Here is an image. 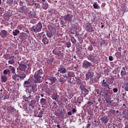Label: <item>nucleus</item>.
Instances as JSON below:
<instances>
[{"mask_svg":"<svg viewBox=\"0 0 128 128\" xmlns=\"http://www.w3.org/2000/svg\"><path fill=\"white\" fill-rule=\"evenodd\" d=\"M10 74V70L8 68H6L4 70L3 72L4 76H8V74Z\"/></svg>","mask_w":128,"mask_h":128,"instance_id":"obj_28","label":"nucleus"},{"mask_svg":"<svg viewBox=\"0 0 128 128\" xmlns=\"http://www.w3.org/2000/svg\"><path fill=\"white\" fill-rule=\"evenodd\" d=\"M49 84H52L56 82V77L52 76L48 78Z\"/></svg>","mask_w":128,"mask_h":128,"instance_id":"obj_18","label":"nucleus"},{"mask_svg":"<svg viewBox=\"0 0 128 128\" xmlns=\"http://www.w3.org/2000/svg\"><path fill=\"white\" fill-rule=\"evenodd\" d=\"M108 60L110 61L114 60V58H112V56H109Z\"/></svg>","mask_w":128,"mask_h":128,"instance_id":"obj_55","label":"nucleus"},{"mask_svg":"<svg viewBox=\"0 0 128 128\" xmlns=\"http://www.w3.org/2000/svg\"><path fill=\"white\" fill-rule=\"evenodd\" d=\"M94 57L92 55H90L88 57V60H94Z\"/></svg>","mask_w":128,"mask_h":128,"instance_id":"obj_44","label":"nucleus"},{"mask_svg":"<svg viewBox=\"0 0 128 128\" xmlns=\"http://www.w3.org/2000/svg\"><path fill=\"white\" fill-rule=\"evenodd\" d=\"M28 16L30 18H35L36 16V13L30 12L28 14Z\"/></svg>","mask_w":128,"mask_h":128,"instance_id":"obj_32","label":"nucleus"},{"mask_svg":"<svg viewBox=\"0 0 128 128\" xmlns=\"http://www.w3.org/2000/svg\"><path fill=\"white\" fill-rule=\"evenodd\" d=\"M64 20H61L60 22V24L62 26V28H64V26H66L64 25Z\"/></svg>","mask_w":128,"mask_h":128,"instance_id":"obj_42","label":"nucleus"},{"mask_svg":"<svg viewBox=\"0 0 128 128\" xmlns=\"http://www.w3.org/2000/svg\"><path fill=\"white\" fill-rule=\"evenodd\" d=\"M44 114L45 116H48V110H46V112H45L44 113Z\"/></svg>","mask_w":128,"mask_h":128,"instance_id":"obj_61","label":"nucleus"},{"mask_svg":"<svg viewBox=\"0 0 128 128\" xmlns=\"http://www.w3.org/2000/svg\"><path fill=\"white\" fill-rule=\"evenodd\" d=\"M72 18L74 16L72 14H67L64 16V19L65 22H72Z\"/></svg>","mask_w":128,"mask_h":128,"instance_id":"obj_12","label":"nucleus"},{"mask_svg":"<svg viewBox=\"0 0 128 128\" xmlns=\"http://www.w3.org/2000/svg\"><path fill=\"white\" fill-rule=\"evenodd\" d=\"M124 90L126 92H128V82H124Z\"/></svg>","mask_w":128,"mask_h":128,"instance_id":"obj_34","label":"nucleus"},{"mask_svg":"<svg viewBox=\"0 0 128 128\" xmlns=\"http://www.w3.org/2000/svg\"><path fill=\"white\" fill-rule=\"evenodd\" d=\"M34 6L35 8H40V5L38 4L35 3Z\"/></svg>","mask_w":128,"mask_h":128,"instance_id":"obj_43","label":"nucleus"},{"mask_svg":"<svg viewBox=\"0 0 128 128\" xmlns=\"http://www.w3.org/2000/svg\"><path fill=\"white\" fill-rule=\"evenodd\" d=\"M20 10L21 12H26V9L24 8V7L22 6L20 8Z\"/></svg>","mask_w":128,"mask_h":128,"instance_id":"obj_45","label":"nucleus"},{"mask_svg":"<svg viewBox=\"0 0 128 128\" xmlns=\"http://www.w3.org/2000/svg\"><path fill=\"white\" fill-rule=\"evenodd\" d=\"M28 34L26 33H22L20 36V40H26V38H28Z\"/></svg>","mask_w":128,"mask_h":128,"instance_id":"obj_24","label":"nucleus"},{"mask_svg":"<svg viewBox=\"0 0 128 128\" xmlns=\"http://www.w3.org/2000/svg\"><path fill=\"white\" fill-rule=\"evenodd\" d=\"M91 66H92V62L86 60L84 61L82 64V68H85V70H88L90 68H91Z\"/></svg>","mask_w":128,"mask_h":128,"instance_id":"obj_9","label":"nucleus"},{"mask_svg":"<svg viewBox=\"0 0 128 128\" xmlns=\"http://www.w3.org/2000/svg\"><path fill=\"white\" fill-rule=\"evenodd\" d=\"M90 82H92L94 84V82H96V78H94V76L90 78Z\"/></svg>","mask_w":128,"mask_h":128,"instance_id":"obj_40","label":"nucleus"},{"mask_svg":"<svg viewBox=\"0 0 128 128\" xmlns=\"http://www.w3.org/2000/svg\"><path fill=\"white\" fill-rule=\"evenodd\" d=\"M105 100L107 104H112V101L106 98H105Z\"/></svg>","mask_w":128,"mask_h":128,"instance_id":"obj_52","label":"nucleus"},{"mask_svg":"<svg viewBox=\"0 0 128 128\" xmlns=\"http://www.w3.org/2000/svg\"><path fill=\"white\" fill-rule=\"evenodd\" d=\"M85 30L88 32H94V28L92 26V24L89 22L85 24Z\"/></svg>","mask_w":128,"mask_h":128,"instance_id":"obj_6","label":"nucleus"},{"mask_svg":"<svg viewBox=\"0 0 128 128\" xmlns=\"http://www.w3.org/2000/svg\"><path fill=\"white\" fill-rule=\"evenodd\" d=\"M68 78V74H62V77L58 79V80L61 83V84H64V82H66Z\"/></svg>","mask_w":128,"mask_h":128,"instance_id":"obj_7","label":"nucleus"},{"mask_svg":"<svg viewBox=\"0 0 128 128\" xmlns=\"http://www.w3.org/2000/svg\"><path fill=\"white\" fill-rule=\"evenodd\" d=\"M66 123L64 122V121L61 122L60 126H61L62 128H66Z\"/></svg>","mask_w":128,"mask_h":128,"instance_id":"obj_39","label":"nucleus"},{"mask_svg":"<svg viewBox=\"0 0 128 128\" xmlns=\"http://www.w3.org/2000/svg\"><path fill=\"white\" fill-rule=\"evenodd\" d=\"M8 80V77L6 75H2L1 76V82H6Z\"/></svg>","mask_w":128,"mask_h":128,"instance_id":"obj_27","label":"nucleus"},{"mask_svg":"<svg viewBox=\"0 0 128 128\" xmlns=\"http://www.w3.org/2000/svg\"><path fill=\"white\" fill-rule=\"evenodd\" d=\"M42 22H39L36 26H32L30 30V32H34V34H36L38 32H40L42 30Z\"/></svg>","mask_w":128,"mask_h":128,"instance_id":"obj_5","label":"nucleus"},{"mask_svg":"<svg viewBox=\"0 0 128 128\" xmlns=\"http://www.w3.org/2000/svg\"><path fill=\"white\" fill-rule=\"evenodd\" d=\"M49 30L48 38H52V36H54L56 32V27L51 26H49Z\"/></svg>","mask_w":128,"mask_h":128,"instance_id":"obj_8","label":"nucleus"},{"mask_svg":"<svg viewBox=\"0 0 128 128\" xmlns=\"http://www.w3.org/2000/svg\"><path fill=\"white\" fill-rule=\"evenodd\" d=\"M80 98H80V97L78 98V104H82V102L78 101V100H80Z\"/></svg>","mask_w":128,"mask_h":128,"instance_id":"obj_57","label":"nucleus"},{"mask_svg":"<svg viewBox=\"0 0 128 128\" xmlns=\"http://www.w3.org/2000/svg\"><path fill=\"white\" fill-rule=\"evenodd\" d=\"M4 98V94L2 93L0 94V100H2Z\"/></svg>","mask_w":128,"mask_h":128,"instance_id":"obj_58","label":"nucleus"},{"mask_svg":"<svg viewBox=\"0 0 128 128\" xmlns=\"http://www.w3.org/2000/svg\"><path fill=\"white\" fill-rule=\"evenodd\" d=\"M0 36L1 38H6L8 36V32L6 30H2Z\"/></svg>","mask_w":128,"mask_h":128,"instance_id":"obj_21","label":"nucleus"},{"mask_svg":"<svg viewBox=\"0 0 128 128\" xmlns=\"http://www.w3.org/2000/svg\"><path fill=\"white\" fill-rule=\"evenodd\" d=\"M8 98H10V95L7 94V95L4 96V98H3V100H8Z\"/></svg>","mask_w":128,"mask_h":128,"instance_id":"obj_51","label":"nucleus"},{"mask_svg":"<svg viewBox=\"0 0 128 128\" xmlns=\"http://www.w3.org/2000/svg\"><path fill=\"white\" fill-rule=\"evenodd\" d=\"M113 83H114V80H112V78H110L108 84H113Z\"/></svg>","mask_w":128,"mask_h":128,"instance_id":"obj_46","label":"nucleus"},{"mask_svg":"<svg viewBox=\"0 0 128 128\" xmlns=\"http://www.w3.org/2000/svg\"><path fill=\"white\" fill-rule=\"evenodd\" d=\"M104 72L105 74H106V73L108 72V68L105 69V70H104Z\"/></svg>","mask_w":128,"mask_h":128,"instance_id":"obj_62","label":"nucleus"},{"mask_svg":"<svg viewBox=\"0 0 128 128\" xmlns=\"http://www.w3.org/2000/svg\"><path fill=\"white\" fill-rule=\"evenodd\" d=\"M101 85L103 88H108V90H110V85L108 84L106 80H102L101 82Z\"/></svg>","mask_w":128,"mask_h":128,"instance_id":"obj_13","label":"nucleus"},{"mask_svg":"<svg viewBox=\"0 0 128 128\" xmlns=\"http://www.w3.org/2000/svg\"><path fill=\"white\" fill-rule=\"evenodd\" d=\"M84 92H88V89H86V88H84L83 89Z\"/></svg>","mask_w":128,"mask_h":128,"instance_id":"obj_59","label":"nucleus"},{"mask_svg":"<svg viewBox=\"0 0 128 128\" xmlns=\"http://www.w3.org/2000/svg\"><path fill=\"white\" fill-rule=\"evenodd\" d=\"M58 72H60V74H66V67L62 65H60L58 68Z\"/></svg>","mask_w":128,"mask_h":128,"instance_id":"obj_11","label":"nucleus"},{"mask_svg":"<svg viewBox=\"0 0 128 128\" xmlns=\"http://www.w3.org/2000/svg\"><path fill=\"white\" fill-rule=\"evenodd\" d=\"M71 40V42H72V44H76V38H74V37H72L70 38Z\"/></svg>","mask_w":128,"mask_h":128,"instance_id":"obj_38","label":"nucleus"},{"mask_svg":"<svg viewBox=\"0 0 128 128\" xmlns=\"http://www.w3.org/2000/svg\"><path fill=\"white\" fill-rule=\"evenodd\" d=\"M72 44H70V42H68L66 43V46L67 48H70Z\"/></svg>","mask_w":128,"mask_h":128,"instance_id":"obj_53","label":"nucleus"},{"mask_svg":"<svg viewBox=\"0 0 128 128\" xmlns=\"http://www.w3.org/2000/svg\"><path fill=\"white\" fill-rule=\"evenodd\" d=\"M98 18L96 16V14L92 15V16L91 17V22L92 24H98Z\"/></svg>","mask_w":128,"mask_h":128,"instance_id":"obj_14","label":"nucleus"},{"mask_svg":"<svg viewBox=\"0 0 128 128\" xmlns=\"http://www.w3.org/2000/svg\"><path fill=\"white\" fill-rule=\"evenodd\" d=\"M9 110L11 112H16V110L12 106H9Z\"/></svg>","mask_w":128,"mask_h":128,"instance_id":"obj_31","label":"nucleus"},{"mask_svg":"<svg viewBox=\"0 0 128 128\" xmlns=\"http://www.w3.org/2000/svg\"><path fill=\"white\" fill-rule=\"evenodd\" d=\"M12 34L14 36H18V34H20V30H18V29H16L13 31Z\"/></svg>","mask_w":128,"mask_h":128,"instance_id":"obj_33","label":"nucleus"},{"mask_svg":"<svg viewBox=\"0 0 128 128\" xmlns=\"http://www.w3.org/2000/svg\"><path fill=\"white\" fill-rule=\"evenodd\" d=\"M10 64H14V56H11L10 60H8Z\"/></svg>","mask_w":128,"mask_h":128,"instance_id":"obj_26","label":"nucleus"},{"mask_svg":"<svg viewBox=\"0 0 128 128\" xmlns=\"http://www.w3.org/2000/svg\"><path fill=\"white\" fill-rule=\"evenodd\" d=\"M18 78V74H14L12 76V80H16V78Z\"/></svg>","mask_w":128,"mask_h":128,"instance_id":"obj_37","label":"nucleus"},{"mask_svg":"<svg viewBox=\"0 0 128 128\" xmlns=\"http://www.w3.org/2000/svg\"><path fill=\"white\" fill-rule=\"evenodd\" d=\"M100 120L102 121V124H108V116H102L100 118Z\"/></svg>","mask_w":128,"mask_h":128,"instance_id":"obj_19","label":"nucleus"},{"mask_svg":"<svg viewBox=\"0 0 128 128\" xmlns=\"http://www.w3.org/2000/svg\"><path fill=\"white\" fill-rule=\"evenodd\" d=\"M37 85L36 84H34L31 87L29 88H26V92L28 94V96H26V95H24L22 96V98L24 102H28V100L34 94V90L36 88Z\"/></svg>","mask_w":128,"mask_h":128,"instance_id":"obj_2","label":"nucleus"},{"mask_svg":"<svg viewBox=\"0 0 128 128\" xmlns=\"http://www.w3.org/2000/svg\"><path fill=\"white\" fill-rule=\"evenodd\" d=\"M42 110H38L35 112L36 116L38 118H42Z\"/></svg>","mask_w":128,"mask_h":128,"instance_id":"obj_20","label":"nucleus"},{"mask_svg":"<svg viewBox=\"0 0 128 128\" xmlns=\"http://www.w3.org/2000/svg\"><path fill=\"white\" fill-rule=\"evenodd\" d=\"M32 79L30 78L28 80H26L25 82H24L23 86L24 88H32Z\"/></svg>","mask_w":128,"mask_h":128,"instance_id":"obj_10","label":"nucleus"},{"mask_svg":"<svg viewBox=\"0 0 128 128\" xmlns=\"http://www.w3.org/2000/svg\"><path fill=\"white\" fill-rule=\"evenodd\" d=\"M118 88H113L114 92H118Z\"/></svg>","mask_w":128,"mask_h":128,"instance_id":"obj_54","label":"nucleus"},{"mask_svg":"<svg viewBox=\"0 0 128 128\" xmlns=\"http://www.w3.org/2000/svg\"><path fill=\"white\" fill-rule=\"evenodd\" d=\"M92 48H93L92 46H88V50L92 52Z\"/></svg>","mask_w":128,"mask_h":128,"instance_id":"obj_50","label":"nucleus"},{"mask_svg":"<svg viewBox=\"0 0 128 128\" xmlns=\"http://www.w3.org/2000/svg\"><path fill=\"white\" fill-rule=\"evenodd\" d=\"M44 76V70L42 68L38 70L34 75V84H40V82H42Z\"/></svg>","mask_w":128,"mask_h":128,"instance_id":"obj_1","label":"nucleus"},{"mask_svg":"<svg viewBox=\"0 0 128 128\" xmlns=\"http://www.w3.org/2000/svg\"><path fill=\"white\" fill-rule=\"evenodd\" d=\"M40 102L43 104L44 108H46H46H48V106L46 104V100L42 98L40 100Z\"/></svg>","mask_w":128,"mask_h":128,"instance_id":"obj_22","label":"nucleus"},{"mask_svg":"<svg viewBox=\"0 0 128 128\" xmlns=\"http://www.w3.org/2000/svg\"><path fill=\"white\" fill-rule=\"evenodd\" d=\"M126 74H128V73H126V71H124V70H121L120 76L122 78H126Z\"/></svg>","mask_w":128,"mask_h":128,"instance_id":"obj_25","label":"nucleus"},{"mask_svg":"<svg viewBox=\"0 0 128 128\" xmlns=\"http://www.w3.org/2000/svg\"><path fill=\"white\" fill-rule=\"evenodd\" d=\"M76 82L78 86H82V80L78 77L76 78Z\"/></svg>","mask_w":128,"mask_h":128,"instance_id":"obj_23","label":"nucleus"},{"mask_svg":"<svg viewBox=\"0 0 128 128\" xmlns=\"http://www.w3.org/2000/svg\"><path fill=\"white\" fill-rule=\"evenodd\" d=\"M26 2L27 4H30V2H32V0H24Z\"/></svg>","mask_w":128,"mask_h":128,"instance_id":"obj_60","label":"nucleus"},{"mask_svg":"<svg viewBox=\"0 0 128 128\" xmlns=\"http://www.w3.org/2000/svg\"><path fill=\"white\" fill-rule=\"evenodd\" d=\"M93 6L94 8H98V3H96L94 2L93 4Z\"/></svg>","mask_w":128,"mask_h":128,"instance_id":"obj_48","label":"nucleus"},{"mask_svg":"<svg viewBox=\"0 0 128 128\" xmlns=\"http://www.w3.org/2000/svg\"><path fill=\"white\" fill-rule=\"evenodd\" d=\"M94 122H96V124H94V126H100V120H98V121H94Z\"/></svg>","mask_w":128,"mask_h":128,"instance_id":"obj_49","label":"nucleus"},{"mask_svg":"<svg viewBox=\"0 0 128 128\" xmlns=\"http://www.w3.org/2000/svg\"><path fill=\"white\" fill-rule=\"evenodd\" d=\"M7 2L10 4H12L14 2V0H8Z\"/></svg>","mask_w":128,"mask_h":128,"instance_id":"obj_56","label":"nucleus"},{"mask_svg":"<svg viewBox=\"0 0 128 128\" xmlns=\"http://www.w3.org/2000/svg\"><path fill=\"white\" fill-rule=\"evenodd\" d=\"M42 8L44 10H47L48 8V4H44L42 6Z\"/></svg>","mask_w":128,"mask_h":128,"instance_id":"obj_41","label":"nucleus"},{"mask_svg":"<svg viewBox=\"0 0 128 128\" xmlns=\"http://www.w3.org/2000/svg\"><path fill=\"white\" fill-rule=\"evenodd\" d=\"M10 54H4L3 56L4 58L6 60H8L9 58H10Z\"/></svg>","mask_w":128,"mask_h":128,"instance_id":"obj_30","label":"nucleus"},{"mask_svg":"<svg viewBox=\"0 0 128 128\" xmlns=\"http://www.w3.org/2000/svg\"><path fill=\"white\" fill-rule=\"evenodd\" d=\"M54 54H55L56 56H60V58H62L64 56V54H62L60 51H59L56 50H54L52 52Z\"/></svg>","mask_w":128,"mask_h":128,"instance_id":"obj_15","label":"nucleus"},{"mask_svg":"<svg viewBox=\"0 0 128 128\" xmlns=\"http://www.w3.org/2000/svg\"><path fill=\"white\" fill-rule=\"evenodd\" d=\"M26 74H24V72H19V74H18V78H20V80H24V78H26Z\"/></svg>","mask_w":128,"mask_h":128,"instance_id":"obj_16","label":"nucleus"},{"mask_svg":"<svg viewBox=\"0 0 128 128\" xmlns=\"http://www.w3.org/2000/svg\"><path fill=\"white\" fill-rule=\"evenodd\" d=\"M2 108H3V110H6V106H2Z\"/></svg>","mask_w":128,"mask_h":128,"instance_id":"obj_64","label":"nucleus"},{"mask_svg":"<svg viewBox=\"0 0 128 128\" xmlns=\"http://www.w3.org/2000/svg\"><path fill=\"white\" fill-rule=\"evenodd\" d=\"M10 68L11 70L12 74H16V68L12 66H10Z\"/></svg>","mask_w":128,"mask_h":128,"instance_id":"obj_36","label":"nucleus"},{"mask_svg":"<svg viewBox=\"0 0 128 128\" xmlns=\"http://www.w3.org/2000/svg\"><path fill=\"white\" fill-rule=\"evenodd\" d=\"M67 74L68 76V78H74V72L72 71L68 72Z\"/></svg>","mask_w":128,"mask_h":128,"instance_id":"obj_29","label":"nucleus"},{"mask_svg":"<svg viewBox=\"0 0 128 128\" xmlns=\"http://www.w3.org/2000/svg\"><path fill=\"white\" fill-rule=\"evenodd\" d=\"M94 72H88L86 74L85 76H86V78H87V80H90V78H92V76H94Z\"/></svg>","mask_w":128,"mask_h":128,"instance_id":"obj_17","label":"nucleus"},{"mask_svg":"<svg viewBox=\"0 0 128 128\" xmlns=\"http://www.w3.org/2000/svg\"><path fill=\"white\" fill-rule=\"evenodd\" d=\"M18 64H19L18 70L21 72H26V74H30V69L28 64H27L24 61H21L20 62H18Z\"/></svg>","mask_w":128,"mask_h":128,"instance_id":"obj_3","label":"nucleus"},{"mask_svg":"<svg viewBox=\"0 0 128 128\" xmlns=\"http://www.w3.org/2000/svg\"><path fill=\"white\" fill-rule=\"evenodd\" d=\"M52 98L53 100H58V96L54 94L52 96Z\"/></svg>","mask_w":128,"mask_h":128,"instance_id":"obj_47","label":"nucleus"},{"mask_svg":"<svg viewBox=\"0 0 128 128\" xmlns=\"http://www.w3.org/2000/svg\"><path fill=\"white\" fill-rule=\"evenodd\" d=\"M106 44V40H102V41L100 42V44Z\"/></svg>","mask_w":128,"mask_h":128,"instance_id":"obj_63","label":"nucleus"},{"mask_svg":"<svg viewBox=\"0 0 128 128\" xmlns=\"http://www.w3.org/2000/svg\"><path fill=\"white\" fill-rule=\"evenodd\" d=\"M42 41L44 44H48V40L46 38H44Z\"/></svg>","mask_w":128,"mask_h":128,"instance_id":"obj_35","label":"nucleus"},{"mask_svg":"<svg viewBox=\"0 0 128 128\" xmlns=\"http://www.w3.org/2000/svg\"><path fill=\"white\" fill-rule=\"evenodd\" d=\"M36 101L34 100H32L28 102V106H26L25 108V112H26L28 114H32L34 112V106Z\"/></svg>","mask_w":128,"mask_h":128,"instance_id":"obj_4","label":"nucleus"}]
</instances>
